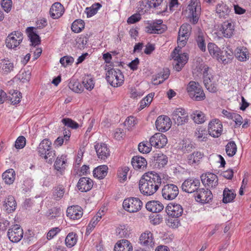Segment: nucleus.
Masks as SVG:
<instances>
[{"mask_svg": "<svg viewBox=\"0 0 251 251\" xmlns=\"http://www.w3.org/2000/svg\"><path fill=\"white\" fill-rule=\"evenodd\" d=\"M238 53L239 54L237 55V57L240 61H246L249 58V53L246 48L242 47V49L240 50V52H238Z\"/></svg>", "mask_w": 251, "mask_h": 251, "instance_id": "obj_56", "label": "nucleus"}, {"mask_svg": "<svg viewBox=\"0 0 251 251\" xmlns=\"http://www.w3.org/2000/svg\"><path fill=\"white\" fill-rule=\"evenodd\" d=\"M127 232L125 226H121L116 229V233L120 237H126L127 235Z\"/></svg>", "mask_w": 251, "mask_h": 251, "instance_id": "obj_64", "label": "nucleus"}, {"mask_svg": "<svg viewBox=\"0 0 251 251\" xmlns=\"http://www.w3.org/2000/svg\"><path fill=\"white\" fill-rule=\"evenodd\" d=\"M84 28V22L82 20H76L72 24L71 28L75 33L80 32Z\"/></svg>", "mask_w": 251, "mask_h": 251, "instance_id": "obj_45", "label": "nucleus"}, {"mask_svg": "<svg viewBox=\"0 0 251 251\" xmlns=\"http://www.w3.org/2000/svg\"><path fill=\"white\" fill-rule=\"evenodd\" d=\"M217 60L220 61H221L224 64H227L229 62L232 58L233 55L232 52H228L226 50L221 51Z\"/></svg>", "mask_w": 251, "mask_h": 251, "instance_id": "obj_39", "label": "nucleus"}, {"mask_svg": "<svg viewBox=\"0 0 251 251\" xmlns=\"http://www.w3.org/2000/svg\"><path fill=\"white\" fill-rule=\"evenodd\" d=\"M179 217H176L174 216H168V218L167 220V225L171 227L176 228L180 224L179 221L178 220Z\"/></svg>", "mask_w": 251, "mask_h": 251, "instance_id": "obj_54", "label": "nucleus"}, {"mask_svg": "<svg viewBox=\"0 0 251 251\" xmlns=\"http://www.w3.org/2000/svg\"><path fill=\"white\" fill-rule=\"evenodd\" d=\"M191 117L194 122L198 124H202L205 121V115L201 111H196Z\"/></svg>", "mask_w": 251, "mask_h": 251, "instance_id": "obj_44", "label": "nucleus"}, {"mask_svg": "<svg viewBox=\"0 0 251 251\" xmlns=\"http://www.w3.org/2000/svg\"><path fill=\"white\" fill-rule=\"evenodd\" d=\"M200 186V181L198 178L189 177L182 183L181 189L188 193L196 192Z\"/></svg>", "mask_w": 251, "mask_h": 251, "instance_id": "obj_9", "label": "nucleus"}, {"mask_svg": "<svg viewBox=\"0 0 251 251\" xmlns=\"http://www.w3.org/2000/svg\"><path fill=\"white\" fill-rule=\"evenodd\" d=\"M142 206V201L138 198L130 197L126 199L123 203L124 209L130 213L139 211Z\"/></svg>", "mask_w": 251, "mask_h": 251, "instance_id": "obj_7", "label": "nucleus"}, {"mask_svg": "<svg viewBox=\"0 0 251 251\" xmlns=\"http://www.w3.org/2000/svg\"><path fill=\"white\" fill-rule=\"evenodd\" d=\"M64 193V188L62 186H58L55 188L52 197L54 200L58 201L63 198Z\"/></svg>", "mask_w": 251, "mask_h": 251, "instance_id": "obj_50", "label": "nucleus"}, {"mask_svg": "<svg viewBox=\"0 0 251 251\" xmlns=\"http://www.w3.org/2000/svg\"><path fill=\"white\" fill-rule=\"evenodd\" d=\"M26 31L32 46H35L40 43V37L39 35L34 32L33 27H27Z\"/></svg>", "mask_w": 251, "mask_h": 251, "instance_id": "obj_33", "label": "nucleus"}, {"mask_svg": "<svg viewBox=\"0 0 251 251\" xmlns=\"http://www.w3.org/2000/svg\"><path fill=\"white\" fill-rule=\"evenodd\" d=\"M172 125V122L170 117L167 116H159L155 122L157 129L161 132H165L169 130Z\"/></svg>", "mask_w": 251, "mask_h": 251, "instance_id": "obj_14", "label": "nucleus"}, {"mask_svg": "<svg viewBox=\"0 0 251 251\" xmlns=\"http://www.w3.org/2000/svg\"><path fill=\"white\" fill-rule=\"evenodd\" d=\"M131 164L136 170H143L147 167V161L145 158L142 156H136L132 158Z\"/></svg>", "mask_w": 251, "mask_h": 251, "instance_id": "obj_28", "label": "nucleus"}, {"mask_svg": "<svg viewBox=\"0 0 251 251\" xmlns=\"http://www.w3.org/2000/svg\"><path fill=\"white\" fill-rule=\"evenodd\" d=\"M131 243L127 240L122 239L119 241L115 245L114 251H132Z\"/></svg>", "mask_w": 251, "mask_h": 251, "instance_id": "obj_27", "label": "nucleus"}, {"mask_svg": "<svg viewBox=\"0 0 251 251\" xmlns=\"http://www.w3.org/2000/svg\"><path fill=\"white\" fill-rule=\"evenodd\" d=\"M172 119L177 126H182L188 122L189 116L186 111L182 108L175 109L171 115Z\"/></svg>", "mask_w": 251, "mask_h": 251, "instance_id": "obj_8", "label": "nucleus"}, {"mask_svg": "<svg viewBox=\"0 0 251 251\" xmlns=\"http://www.w3.org/2000/svg\"><path fill=\"white\" fill-rule=\"evenodd\" d=\"M188 18L192 24L198 23L201 11V7L199 0H191L187 7Z\"/></svg>", "mask_w": 251, "mask_h": 251, "instance_id": "obj_5", "label": "nucleus"}, {"mask_svg": "<svg viewBox=\"0 0 251 251\" xmlns=\"http://www.w3.org/2000/svg\"><path fill=\"white\" fill-rule=\"evenodd\" d=\"M206 131L202 128H199V130L195 132V136L200 141H205L207 137Z\"/></svg>", "mask_w": 251, "mask_h": 251, "instance_id": "obj_59", "label": "nucleus"}, {"mask_svg": "<svg viewBox=\"0 0 251 251\" xmlns=\"http://www.w3.org/2000/svg\"><path fill=\"white\" fill-rule=\"evenodd\" d=\"M66 159V156L62 155L58 156L54 162V167L55 169L60 172H62L65 168Z\"/></svg>", "mask_w": 251, "mask_h": 251, "instance_id": "obj_36", "label": "nucleus"}, {"mask_svg": "<svg viewBox=\"0 0 251 251\" xmlns=\"http://www.w3.org/2000/svg\"><path fill=\"white\" fill-rule=\"evenodd\" d=\"M101 218V216H95L91 220L86 228V233L90 234L92 229L95 227L98 222Z\"/></svg>", "mask_w": 251, "mask_h": 251, "instance_id": "obj_53", "label": "nucleus"}, {"mask_svg": "<svg viewBox=\"0 0 251 251\" xmlns=\"http://www.w3.org/2000/svg\"><path fill=\"white\" fill-rule=\"evenodd\" d=\"M150 141L152 146L158 149L163 148L168 141L166 136L161 133H155L151 137Z\"/></svg>", "mask_w": 251, "mask_h": 251, "instance_id": "obj_16", "label": "nucleus"}, {"mask_svg": "<svg viewBox=\"0 0 251 251\" xmlns=\"http://www.w3.org/2000/svg\"><path fill=\"white\" fill-rule=\"evenodd\" d=\"M23 39V35L20 31H13L7 36L5 40L6 47L14 49L18 47Z\"/></svg>", "mask_w": 251, "mask_h": 251, "instance_id": "obj_10", "label": "nucleus"}, {"mask_svg": "<svg viewBox=\"0 0 251 251\" xmlns=\"http://www.w3.org/2000/svg\"><path fill=\"white\" fill-rule=\"evenodd\" d=\"M140 244L146 247L152 248L154 245V238L152 233L150 231H145L139 237Z\"/></svg>", "mask_w": 251, "mask_h": 251, "instance_id": "obj_18", "label": "nucleus"}, {"mask_svg": "<svg viewBox=\"0 0 251 251\" xmlns=\"http://www.w3.org/2000/svg\"><path fill=\"white\" fill-rule=\"evenodd\" d=\"M199 70L200 71L202 75V78H206V77H212L213 75L209 73V67L206 64H201L199 67Z\"/></svg>", "mask_w": 251, "mask_h": 251, "instance_id": "obj_52", "label": "nucleus"}, {"mask_svg": "<svg viewBox=\"0 0 251 251\" xmlns=\"http://www.w3.org/2000/svg\"><path fill=\"white\" fill-rule=\"evenodd\" d=\"M153 26L155 27L154 29H156L158 30L156 31L155 34H161L165 31L167 29L166 25L163 24V21L162 20H157L153 21Z\"/></svg>", "mask_w": 251, "mask_h": 251, "instance_id": "obj_51", "label": "nucleus"}, {"mask_svg": "<svg viewBox=\"0 0 251 251\" xmlns=\"http://www.w3.org/2000/svg\"><path fill=\"white\" fill-rule=\"evenodd\" d=\"M203 154L201 152L197 151L189 154L187 156L188 163L190 165H193L198 163L203 157Z\"/></svg>", "mask_w": 251, "mask_h": 251, "instance_id": "obj_37", "label": "nucleus"}, {"mask_svg": "<svg viewBox=\"0 0 251 251\" xmlns=\"http://www.w3.org/2000/svg\"><path fill=\"white\" fill-rule=\"evenodd\" d=\"M216 11L220 18L226 19L228 16L230 9L227 5L222 3L217 4Z\"/></svg>", "mask_w": 251, "mask_h": 251, "instance_id": "obj_30", "label": "nucleus"}, {"mask_svg": "<svg viewBox=\"0 0 251 251\" xmlns=\"http://www.w3.org/2000/svg\"><path fill=\"white\" fill-rule=\"evenodd\" d=\"M151 160L154 162L155 166L159 168H163L168 162L167 156L162 152H156L154 153Z\"/></svg>", "mask_w": 251, "mask_h": 251, "instance_id": "obj_23", "label": "nucleus"}, {"mask_svg": "<svg viewBox=\"0 0 251 251\" xmlns=\"http://www.w3.org/2000/svg\"><path fill=\"white\" fill-rule=\"evenodd\" d=\"M93 186V181L89 177H81L77 184L78 189L81 192L90 191Z\"/></svg>", "mask_w": 251, "mask_h": 251, "instance_id": "obj_24", "label": "nucleus"}, {"mask_svg": "<svg viewBox=\"0 0 251 251\" xmlns=\"http://www.w3.org/2000/svg\"><path fill=\"white\" fill-rule=\"evenodd\" d=\"M195 40L200 50L204 52L206 50V44L204 33L201 30H199L197 33Z\"/></svg>", "mask_w": 251, "mask_h": 251, "instance_id": "obj_31", "label": "nucleus"}, {"mask_svg": "<svg viewBox=\"0 0 251 251\" xmlns=\"http://www.w3.org/2000/svg\"><path fill=\"white\" fill-rule=\"evenodd\" d=\"M23 234L22 228L18 225H13L7 232L9 239L13 243L19 242L23 238Z\"/></svg>", "mask_w": 251, "mask_h": 251, "instance_id": "obj_12", "label": "nucleus"}, {"mask_svg": "<svg viewBox=\"0 0 251 251\" xmlns=\"http://www.w3.org/2000/svg\"><path fill=\"white\" fill-rule=\"evenodd\" d=\"M207 48L211 55L216 57L217 59L220 57L219 55L221 50L215 44L209 43L208 44Z\"/></svg>", "mask_w": 251, "mask_h": 251, "instance_id": "obj_40", "label": "nucleus"}, {"mask_svg": "<svg viewBox=\"0 0 251 251\" xmlns=\"http://www.w3.org/2000/svg\"><path fill=\"white\" fill-rule=\"evenodd\" d=\"M213 76L212 77H206L203 79V83L205 88L209 92L212 93L216 92L217 91V84L213 81Z\"/></svg>", "mask_w": 251, "mask_h": 251, "instance_id": "obj_35", "label": "nucleus"}, {"mask_svg": "<svg viewBox=\"0 0 251 251\" xmlns=\"http://www.w3.org/2000/svg\"><path fill=\"white\" fill-rule=\"evenodd\" d=\"M108 167L101 165L96 168L93 171V176L100 179H103L107 174Z\"/></svg>", "mask_w": 251, "mask_h": 251, "instance_id": "obj_32", "label": "nucleus"}, {"mask_svg": "<svg viewBox=\"0 0 251 251\" xmlns=\"http://www.w3.org/2000/svg\"><path fill=\"white\" fill-rule=\"evenodd\" d=\"M1 5L3 9L6 12H9L11 9L12 0H2Z\"/></svg>", "mask_w": 251, "mask_h": 251, "instance_id": "obj_62", "label": "nucleus"}, {"mask_svg": "<svg viewBox=\"0 0 251 251\" xmlns=\"http://www.w3.org/2000/svg\"><path fill=\"white\" fill-rule=\"evenodd\" d=\"M178 193L179 190L177 186L173 184H166L162 189V197L167 200L175 199Z\"/></svg>", "mask_w": 251, "mask_h": 251, "instance_id": "obj_11", "label": "nucleus"}, {"mask_svg": "<svg viewBox=\"0 0 251 251\" xmlns=\"http://www.w3.org/2000/svg\"><path fill=\"white\" fill-rule=\"evenodd\" d=\"M187 90L190 97L196 101H201L205 98L202 87L198 82L191 81L188 84Z\"/></svg>", "mask_w": 251, "mask_h": 251, "instance_id": "obj_4", "label": "nucleus"}, {"mask_svg": "<svg viewBox=\"0 0 251 251\" xmlns=\"http://www.w3.org/2000/svg\"><path fill=\"white\" fill-rule=\"evenodd\" d=\"M98 157L101 160H105L110 155V151L104 143H97L95 146Z\"/></svg>", "mask_w": 251, "mask_h": 251, "instance_id": "obj_20", "label": "nucleus"}, {"mask_svg": "<svg viewBox=\"0 0 251 251\" xmlns=\"http://www.w3.org/2000/svg\"><path fill=\"white\" fill-rule=\"evenodd\" d=\"M67 216L72 220H78L83 215L82 208L78 205H73L67 209Z\"/></svg>", "mask_w": 251, "mask_h": 251, "instance_id": "obj_22", "label": "nucleus"}, {"mask_svg": "<svg viewBox=\"0 0 251 251\" xmlns=\"http://www.w3.org/2000/svg\"><path fill=\"white\" fill-rule=\"evenodd\" d=\"M13 68V63L9 60H2L0 63V69L5 73H10Z\"/></svg>", "mask_w": 251, "mask_h": 251, "instance_id": "obj_41", "label": "nucleus"}, {"mask_svg": "<svg viewBox=\"0 0 251 251\" xmlns=\"http://www.w3.org/2000/svg\"><path fill=\"white\" fill-rule=\"evenodd\" d=\"M166 212L169 216L179 217L183 213V209L179 204L170 203L166 207Z\"/></svg>", "mask_w": 251, "mask_h": 251, "instance_id": "obj_19", "label": "nucleus"}, {"mask_svg": "<svg viewBox=\"0 0 251 251\" xmlns=\"http://www.w3.org/2000/svg\"><path fill=\"white\" fill-rule=\"evenodd\" d=\"M77 242L76 234L70 232L69 233L65 239V243L66 246L69 248H71L75 246Z\"/></svg>", "mask_w": 251, "mask_h": 251, "instance_id": "obj_42", "label": "nucleus"}, {"mask_svg": "<svg viewBox=\"0 0 251 251\" xmlns=\"http://www.w3.org/2000/svg\"><path fill=\"white\" fill-rule=\"evenodd\" d=\"M107 82L113 87H118L124 82V75L119 69H111L106 74Z\"/></svg>", "mask_w": 251, "mask_h": 251, "instance_id": "obj_6", "label": "nucleus"}, {"mask_svg": "<svg viewBox=\"0 0 251 251\" xmlns=\"http://www.w3.org/2000/svg\"><path fill=\"white\" fill-rule=\"evenodd\" d=\"M74 61V58L70 56H65L61 57L60 59V62L63 66L71 65Z\"/></svg>", "mask_w": 251, "mask_h": 251, "instance_id": "obj_61", "label": "nucleus"}, {"mask_svg": "<svg viewBox=\"0 0 251 251\" xmlns=\"http://www.w3.org/2000/svg\"><path fill=\"white\" fill-rule=\"evenodd\" d=\"M101 6L100 3H96L90 7H87L85 9V12L86 13L87 17H91L95 15Z\"/></svg>", "mask_w": 251, "mask_h": 251, "instance_id": "obj_47", "label": "nucleus"}, {"mask_svg": "<svg viewBox=\"0 0 251 251\" xmlns=\"http://www.w3.org/2000/svg\"><path fill=\"white\" fill-rule=\"evenodd\" d=\"M3 207V209L7 213L14 212L17 207V203L14 197L12 196H8L4 201Z\"/></svg>", "mask_w": 251, "mask_h": 251, "instance_id": "obj_26", "label": "nucleus"}, {"mask_svg": "<svg viewBox=\"0 0 251 251\" xmlns=\"http://www.w3.org/2000/svg\"><path fill=\"white\" fill-rule=\"evenodd\" d=\"M70 89L75 93H81L83 90V87L78 81L72 80L68 84Z\"/></svg>", "mask_w": 251, "mask_h": 251, "instance_id": "obj_43", "label": "nucleus"}, {"mask_svg": "<svg viewBox=\"0 0 251 251\" xmlns=\"http://www.w3.org/2000/svg\"><path fill=\"white\" fill-rule=\"evenodd\" d=\"M202 184L209 187L214 188L218 185V179L217 176L212 173L202 174L201 176Z\"/></svg>", "mask_w": 251, "mask_h": 251, "instance_id": "obj_17", "label": "nucleus"}, {"mask_svg": "<svg viewBox=\"0 0 251 251\" xmlns=\"http://www.w3.org/2000/svg\"><path fill=\"white\" fill-rule=\"evenodd\" d=\"M2 177L6 184H12L15 179V172L12 169H8L2 174Z\"/></svg>", "mask_w": 251, "mask_h": 251, "instance_id": "obj_34", "label": "nucleus"}, {"mask_svg": "<svg viewBox=\"0 0 251 251\" xmlns=\"http://www.w3.org/2000/svg\"><path fill=\"white\" fill-rule=\"evenodd\" d=\"M26 139L23 136H19L16 140L15 143V147L16 149H23L25 145Z\"/></svg>", "mask_w": 251, "mask_h": 251, "instance_id": "obj_60", "label": "nucleus"}, {"mask_svg": "<svg viewBox=\"0 0 251 251\" xmlns=\"http://www.w3.org/2000/svg\"><path fill=\"white\" fill-rule=\"evenodd\" d=\"M161 182V176L158 173L153 171L149 172L140 179L139 188L144 196H151L158 190Z\"/></svg>", "mask_w": 251, "mask_h": 251, "instance_id": "obj_1", "label": "nucleus"}, {"mask_svg": "<svg viewBox=\"0 0 251 251\" xmlns=\"http://www.w3.org/2000/svg\"><path fill=\"white\" fill-rule=\"evenodd\" d=\"M219 30L224 37L229 38L233 35L234 25L231 22L227 21L222 24Z\"/></svg>", "mask_w": 251, "mask_h": 251, "instance_id": "obj_21", "label": "nucleus"}, {"mask_svg": "<svg viewBox=\"0 0 251 251\" xmlns=\"http://www.w3.org/2000/svg\"><path fill=\"white\" fill-rule=\"evenodd\" d=\"M226 151L228 156H233L237 151V147L234 141H230L226 146Z\"/></svg>", "mask_w": 251, "mask_h": 251, "instance_id": "obj_48", "label": "nucleus"}, {"mask_svg": "<svg viewBox=\"0 0 251 251\" xmlns=\"http://www.w3.org/2000/svg\"><path fill=\"white\" fill-rule=\"evenodd\" d=\"M10 94L11 97H9L8 100L11 101V103L13 105L18 103L21 101L22 95L20 92H18L17 90H10Z\"/></svg>", "mask_w": 251, "mask_h": 251, "instance_id": "obj_46", "label": "nucleus"}, {"mask_svg": "<svg viewBox=\"0 0 251 251\" xmlns=\"http://www.w3.org/2000/svg\"><path fill=\"white\" fill-rule=\"evenodd\" d=\"M146 209L150 212L157 213L161 211L164 206L161 202L157 201H151L148 202L146 205Z\"/></svg>", "mask_w": 251, "mask_h": 251, "instance_id": "obj_29", "label": "nucleus"}, {"mask_svg": "<svg viewBox=\"0 0 251 251\" xmlns=\"http://www.w3.org/2000/svg\"><path fill=\"white\" fill-rule=\"evenodd\" d=\"M50 16L54 19L60 17L64 13V7L59 2H55L50 8Z\"/></svg>", "mask_w": 251, "mask_h": 251, "instance_id": "obj_25", "label": "nucleus"}, {"mask_svg": "<svg viewBox=\"0 0 251 251\" xmlns=\"http://www.w3.org/2000/svg\"><path fill=\"white\" fill-rule=\"evenodd\" d=\"M82 83L87 90H91L94 87L93 79L88 76L83 79Z\"/></svg>", "mask_w": 251, "mask_h": 251, "instance_id": "obj_57", "label": "nucleus"}, {"mask_svg": "<svg viewBox=\"0 0 251 251\" xmlns=\"http://www.w3.org/2000/svg\"><path fill=\"white\" fill-rule=\"evenodd\" d=\"M194 195L196 200L201 203H208L213 197L211 192L204 188L198 189Z\"/></svg>", "mask_w": 251, "mask_h": 251, "instance_id": "obj_13", "label": "nucleus"}, {"mask_svg": "<svg viewBox=\"0 0 251 251\" xmlns=\"http://www.w3.org/2000/svg\"><path fill=\"white\" fill-rule=\"evenodd\" d=\"M223 202L227 203L231 202L235 198L236 194L232 190L226 188L223 191Z\"/></svg>", "mask_w": 251, "mask_h": 251, "instance_id": "obj_38", "label": "nucleus"}, {"mask_svg": "<svg viewBox=\"0 0 251 251\" xmlns=\"http://www.w3.org/2000/svg\"><path fill=\"white\" fill-rule=\"evenodd\" d=\"M188 36H178L177 43L178 47L175 48L171 54L174 59V68L177 72L180 71L186 63L188 57L186 53H181V47L186 45Z\"/></svg>", "mask_w": 251, "mask_h": 251, "instance_id": "obj_2", "label": "nucleus"}, {"mask_svg": "<svg viewBox=\"0 0 251 251\" xmlns=\"http://www.w3.org/2000/svg\"><path fill=\"white\" fill-rule=\"evenodd\" d=\"M125 126H127L128 130H129L131 127L135 126L136 124V119L134 117L130 116L128 117L125 121Z\"/></svg>", "mask_w": 251, "mask_h": 251, "instance_id": "obj_63", "label": "nucleus"}, {"mask_svg": "<svg viewBox=\"0 0 251 251\" xmlns=\"http://www.w3.org/2000/svg\"><path fill=\"white\" fill-rule=\"evenodd\" d=\"M209 134L213 137H219L223 131V125L218 119H214L208 124Z\"/></svg>", "mask_w": 251, "mask_h": 251, "instance_id": "obj_15", "label": "nucleus"}, {"mask_svg": "<svg viewBox=\"0 0 251 251\" xmlns=\"http://www.w3.org/2000/svg\"><path fill=\"white\" fill-rule=\"evenodd\" d=\"M190 30V25H182L179 30L178 33V36H190L189 33Z\"/></svg>", "mask_w": 251, "mask_h": 251, "instance_id": "obj_58", "label": "nucleus"}, {"mask_svg": "<svg viewBox=\"0 0 251 251\" xmlns=\"http://www.w3.org/2000/svg\"><path fill=\"white\" fill-rule=\"evenodd\" d=\"M51 142L48 139L41 141L37 148L39 156L44 157L49 163H51L55 156V151L51 148Z\"/></svg>", "mask_w": 251, "mask_h": 251, "instance_id": "obj_3", "label": "nucleus"}, {"mask_svg": "<svg viewBox=\"0 0 251 251\" xmlns=\"http://www.w3.org/2000/svg\"><path fill=\"white\" fill-rule=\"evenodd\" d=\"M151 146H152L150 141H143L139 144L138 150L143 153H147L151 151Z\"/></svg>", "mask_w": 251, "mask_h": 251, "instance_id": "obj_49", "label": "nucleus"}, {"mask_svg": "<svg viewBox=\"0 0 251 251\" xmlns=\"http://www.w3.org/2000/svg\"><path fill=\"white\" fill-rule=\"evenodd\" d=\"M62 122L65 126L73 129H76L79 126V125L76 122L70 118H63Z\"/></svg>", "mask_w": 251, "mask_h": 251, "instance_id": "obj_55", "label": "nucleus"}]
</instances>
